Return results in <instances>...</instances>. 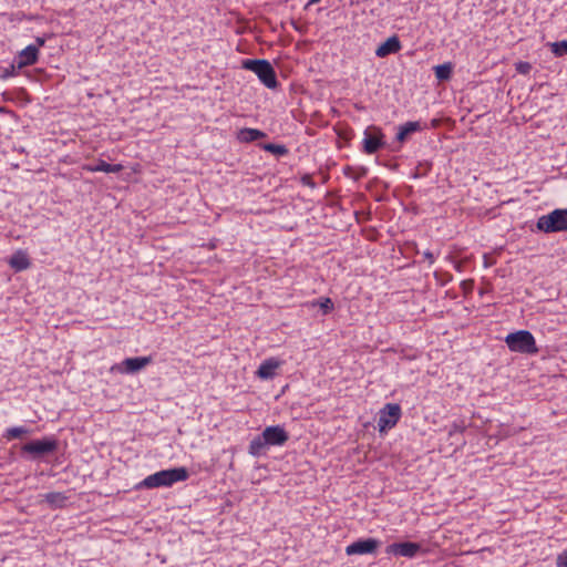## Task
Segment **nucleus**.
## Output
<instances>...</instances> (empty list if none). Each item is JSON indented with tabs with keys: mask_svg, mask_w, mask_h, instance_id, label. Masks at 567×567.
<instances>
[{
	"mask_svg": "<svg viewBox=\"0 0 567 567\" xmlns=\"http://www.w3.org/2000/svg\"><path fill=\"white\" fill-rule=\"evenodd\" d=\"M29 430L24 426H14L6 430L3 437L8 441L16 440L22 437L24 434H28Z\"/></svg>",
	"mask_w": 567,
	"mask_h": 567,
	"instance_id": "nucleus-23",
	"label": "nucleus"
},
{
	"mask_svg": "<svg viewBox=\"0 0 567 567\" xmlns=\"http://www.w3.org/2000/svg\"><path fill=\"white\" fill-rule=\"evenodd\" d=\"M266 137V134L257 128H241L238 132L237 138L241 143H250Z\"/></svg>",
	"mask_w": 567,
	"mask_h": 567,
	"instance_id": "nucleus-18",
	"label": "nucleus"
},
{
	"mask_svg": "<svg viewBox=\"0 0 567 567\" xmlns=\"http://www.w3.org/2000/svg\"><path fill=\"white\" fill-rule=\"evenodd\" d=\"M422 130V125L419 121H410L404 123L399 127V132L396 134V140L401 143H403L409 135H411L414 132H419Z\"/></svg>",
	"mask_w": 567,
	"mask_h": 567,
	"instance_id": "nucleus-17",
	"label": "nucleus"
},
{
	"mask_svg": "<svg viewBox=\"0 0 567 567\" xmlns=\"http://www.w3.org/2000/svg\"><path fill=\"white\" fill-rule=\"evenodd\" d=\"M505 342L513 352L536 354L539 351L534 336L528 330H519L507 334Z\"/></svg>",
	"mask_w": 567,
	"mask_h": 567,
	"instance_id": "nucleus-3",
	"label": "nucleus"
},
{
	"mask_svg": "<svg viewBox=\"0 0 567 567\" xmlns=\"http://www.w3.org/2000/svg\"><path fill=\"white\" fill-rule=\"evenodd\" d=\"M556 566L557 567H567V548L557 555Z\"/></svg>",
	"mask_w": 567,
	"mask_h": 567,
	"instance_id": "nucleus-31",
	"label": "nucleus"
},
{
	"mask_svg": "<svg viewBox=\"0 0 567 567\" xmlns=\"http://www.w3.org/2000/svg\"><path fill=\"white\" fill-rule=\"evenodd\" d=\"M241 68L252 71L260 82L268 89H277L279 85L276 71L271 63L267 60L245 59L241 61Z\"/></svg>",
	"mask_w": 567,
	"mask_h": 567,
	"instance_id": "nucleus-2",
	"label": "nucleus"
},
{
	"mask_svg": "<svg viewBox=\"0 0 567 567\" xmlns=\"http://www.w3.org/2000/svg\"><path fill=\"white\" fill-rule=\"evenodd\" d=\"M18 66H17V63L13 61L12 64L6 69H3L1 75H0V79L6 81L8 80L9 78H12V76H16L17 75V71H18Z\"/></svg>",
	"mask_w": 567,
	"mask_h": 567,
	"instance_id": "nucleus-27",
	"label": "nucleus"
},
{
	"mask_svg": "<svg viewBox=\"0 0 567 567\" xmlns=\"http://www.w3.org/2000/svg\"><path fill=\"white\" fill-rule=\"evenodd\" d=\"M281 365V361L276 358H268L261 362L256 375L262 380L272 379L276 374V370Z\"/></svg>",
	"mask_w": 567,
	"mask_h": 567,
	"instance_id": "nucleus-14",
	"label": "nucleus"
},
{
	"mask_svg": "<svg viewBox=\"0 0 567 567\" xmlns=\"http://www.w3.org/2000/svg\"><path fill=\"white\" fill-rule=\"evenodd\" d=\"M401 41L398 35H392L388 38L382 44L378 47L375 50V55L378 58H385L390 54H395L401 50Z\"/></svg>",
	"mask_w": 567,
	"mask_h": 567,
	"instance_id": "nucleus-13",
	"label": "nucleus"
},
{
	"mask_svg": "<svg viewBox=\"0 0 567 567\" xmlns=\"http://www.w3.org/2000/svg\"><path fill=\"white\" fill-rule=\"evenodd\" d=\"M39 60V50L38 47L30 44L24 48L22 51L18 53V55L13 59L17 63L18 69H23L25 66L33 65Z\"/></svg>",
	"mask_w": 567,
	"mask_h": 567,
	"instance_id": "nucleus-12",
	"label": "nucleus"
},
{
	"mask_svg": "<svg viewBox=\"0 0 567 567\" xmlns=\"http://www.w3.org/2000/svg\"><path fill=\"white\" fill-rule=\"evenodd\" d=\"M453 66L451 63H444L434 68V73L437 80L447 81L452 75Z\"/></svg>",
	"mask_w": 567,
	"mask_h": 567,
	"instance_id": "nucleus-21",
	"label": "nucleus"
},
{
	"mask_svg": "<svg viewBox=\"0 0 567 567\" xmlns=\"http://www.w3.org/2000/svg\"><path fill=\"white\" fill-rule=\"evenodd\" d=\"M152 357H134L124 359L118 365V371L126 374H134L152 363Z\"/></svg>",
	"mask_w": 567,
	"mask_h": 567,
	"instance_id": "nucleus-11",
	"label": "nucleus"
},
{
	"mask_svg": "<svg viewBox=\"0 0 567 567\" xmlns=\"http://www.w3.org/2000/svg\"><path fill=\"white\" fill-rule=\"evenodd\" d=\"M550 51L556 56L567 54V40L548 43Z\"/></svg>",
	"mask_w": 567,
	"mask_h": 567,
	"instance_id": "nucleus-24",
	"label": "nucleus"
},
{
	"mask_svg": "<svg viewBox=\"0 0 567 567\" xmlns=\"http://www.w3.org/2000/svg\"><path fill=\"white\" fill-rule=\"evenodd\" d=\"M300 182L303 186L316 188L317 184L315 183L311 174H303L300 177Z\"/></svg>",
	"mask_w": 567,
	"mask_h": 567,
	"instance_id": "nucleus-30",
	"label": "nucleus"
},
{
	"mask_svg": "<svg viewBox=\"0 0 567 567\" xmlns=\"http://www.w3.org/2000/svg\"><path fill=\"white\" fill-rule=\"evenodd\" d=\"M423 256L426 260H429L430 265H432L435 260L433 252L430 250L424 251Z\"/></svg>",
	"mask_w": 567,
	"mask_h": 567,
	"instance_id": "nucleus-32",
	"label": "nucleus"
},
{
	"mask_svg": "<svg viewBox=\"0 0 567 567\" xmlns=\"http://www.w3.org/2000/svg\"><path fill=\"white\" fill-rule=\"evenodd\" d=\"M264 150L277 156H285L289 153L288 148L285 145L274 143L265 144Z\"/></svg>",
	"mask_w": 567,
	"mask_h": 567,
	"instance_id": "nucleus-25",
	"label": "nucleus"
},
{
	"mask_svg": "<svg viewBox=\"0 0 567 567\" xmlns=\"http://www.w3.org/2000/svg\"><path fill=\"white\" fill-rule=\"evenodd\" d=\"M421 546L417 543L403 542L393 543L385 548V553L389 555L401 556L413 558L420 551Z\"/></svg>",
	"mask_w": 567,
	"mask_h": 567,
	"instance_id": "nucleus-10",
	"label": "nucleus"
},
{
	"mask_svg": "<svg viewBox=\"0 0 567 567\" xmlns=\"http://www.w3.org/2000/svg\"><path fill=\"white\" fill-rule=\"evenodd\" d=\"M268 446L269 445L262 440V434H260L250 441L248 451L252 456H260L266 454Z\"/></svg>",
	"mask_w": 567,
	"mask_h": 567,
	"instance_id": "nucleus-19",
	"label": "nucleus"
},
{
	"mask_svg": "<svg viewBox=\"0 0 567 567\" xmlns=\"http://www.w3.org/2000/svg\"><path fill=\"white\" fill-rule=\"evenodd\" d=\"M515 70L519 74L527 75L532 70V64L526 61H519L515 64Z\"/></svg>",
	"mask_w": 567,
	"mask_h": 567,
	"instance_id": "nucleus-28",
	"label": "nucleus"
},
{
	"mask_svg": "<svg viewBox=\"0 0 567 567\" xmlns=\"http://www.w3.org/2000/svg\"><path fill=\"white\" fill-rule=\"evenodd\" d=\"M321 0H309L308 3L306 4V8H308L309 6H312V4H316L318 2H320Z\"/></svg>",
	"mask_w": 567,
	"mask_h": 567,
	"instance_id": "nucleus-34",
	"label": "nucleus"
},
{
	"mask_svg": "<svg viewBox=\"0 0 567 567\" xmlns=\"http://www.w3.org/2000/svg\"><path fill=\"white\" fill-rule=\"evenodd\" d=\"M261 434L269 446H282L289 440L288 432L280 425L267 426Z\"/></svg>",
	"mask_w": 567,
	"mask_h": 567,
	"instance_id": "nucleus-9",
	"label": "nucleus"
},
{
	"mask_svg": "<svg viewBox=\"0 0 567 567\" xmlns=\"http://www.w3.org/2000/svg\"><path fill=\"white\" fill-rule=\"evenodd\" d=\"M45 44V38L44 37H37L35 38V47H38V50Z\"/></svg>",
	"mask_w": 567,
	"mask_h": 567,
	"instance_id": "nucleus-33",
	"label": "nucleus"
},
{
	"mask_svg": "<svg viewBox=\"0 0 567 567\" xmlns=\"http://www.w3.org/2000/svg\"><path fill=\"white\" fill-rule=\"evenodd\" d=\"M363 152L372 155L385 145L382 130L375 125H370L364 131Z\"/></svg>",
	"mask_w": 567,
	"mask_h": 567,
	"instance_id": "nucleus-7",
	"label": "nucleus"
},
{
	"mask_svg": "<svg viewBox=\"0 0 567 567\" xmlns=\"http://www.w3.org/2000/svg\"><path fill=\"white\" fill-rule=\"evenodd\" d=\"M536 227L546 234L567 231V208H557L547 215L540 216L537 219Z\"/></svg>",
	"mask_w": 567,
	"mask_h": 567,
	"instance_id": "nucleus-4",
	"label": "nucleus"
},
{
	"mask_svg": "<svg viewBox=\"0 0 567 567\" xmlns=\"http://www.w3.org/2000/svg\"><path fill=\"white\" fill-rule=\"evenodd\" d=\"M44 501L54 508H61L65 506L68 496L61 492H50L44 495Z\"/></svg>",
	"mask_w": 567,
	"mask_h": 567,
	"instance_id": "nucleus-20",
	"label": "nucleus"
},
{
	"mask_svg": "<svg viewBox=\"0 0 567 567\" xmlns=\"http://www.w3.org/2000/svg\"><path fill=\"white\" fill-rule=\"evenodd\" d=\"M188 477L189 473L185 467L162 470L145 477L137 485V488L169 487L177 482L186 481Z\"/></svg>",
	"mask_w": 567,
	"mask_h": 567,
	"instance_id": "nucleus-1",
	"label": "nucleus"
},
{
	"mask_svg": "<svg viewBox=\"0 0 567 567\" xmlns=\"http://www.w3.org/2000/svg\"><path fill=\"white\" fill-rule=\"evenodd\" d=\"M402 415L401 406L396 403H386L379 412L378 430L380 433H385L388 430L394 427L400 421Z\"/></svg>",
	"mask_w": 567,
	"mask_h": 567,
	"instance_id": "nucleus-5",
	"label": "nucleus"
},
{
	"mask_svg": "<svg viewBox=\"0 0 567 567\" xmlns=\"http://www.w3.org/2000/svg\"><path fill=\"white\" fill-rule=\"evenodd\" d=\"M379 546L380 540L375 538H361L348 545L346 547V554L348 556L374 554Z\"/></svg>",
	"mask_w": 567,
	"mask_h": 567,
	"instance_id": "nucleus-8",
	"label": "nucleus"
},
{
	"mask_svg": "<svg viewBox=\"0 0 567 567\" xmlns=\"http://www.w3.org/2000/svg\"><path fill=\"white\" fill-rule=\"evenodd\" d=\"M83 169L86 172H104V173H118L123 169L121 164H109L103 159H99L96 164H85Z\"/></svg>",
	"mask_w": 567,
	"mask_h": 567,
	"instance_id": "nucleus-16",
	"label": "nucleus"
},
{
	"mask_svg": "<svg viewBox=\"0 0 567 567\" xmlns=\"http://www.w3.org/2000/svg\"><path fill=\"white\" fill-rule=\"evenodd\" d=\"M58 450V441L53 437L33 440L22 446V452L31 454L33 457H41L54 453Z\"/></svg>",
	"mask_w": 567,
	"mask_h": 567,
	"instance_id": "nucleus-6",
	"label": "nucleus"
},
{
	"mask_svg": "<svg viewBox=\"0 0 567 567\" xmlns=\"http://www.w3.org/2000/svg\"><path fill=\"white\" fill-rule=\"evenodd\" d=\"M313 305L315 306L318 305L320 307V309L322 310L323 315L330 313L334 308L333 302L330 298H321L319 301H317Z\"/></svg>",
	"mask_w": 567,
	"mask_h": 567,
	"instance_id": "nucleus-26",
	"label": "nucleus"
},
{
	"mask_svg": "<svg viewBox=\"0 0 567 567\" xmlns=\"http://www.w3.org/2000/svg\"><path fill=\"white\" fill-rule=\"evenodd\" d=\"M367 172H368V169L365 167L354 168L350 165H347L343 167L344 176L352 178L354 181H359L362 177H364L367 175Z\"/></svg>",
	"mask_w": 567,
	"mask_h": 567,
	"instance_id": "nucleus-22",
	"label": "nucleus"
},
{
	"mask_svg": "<svg viewBox=\"0 0 567 567\" xmlns=\"http://www.w3.org/2000/svg\"><path fill=\"white\" fill-rule=\"evenodd\" d=\"M465 430V426L462 424V423H453L451 426H450V430H449V436L452 437L454 436L455 434H462Z\"/></svg>",
	"mask_w": 567,
	"mask_h": 567,
	"instance_id": "nucleus-29",
	"label": "nucleus"
},
{
	"mask_svg": "<svg viewBox=\"0 0 567 567\" xmlns=\"http://www.w3.org/2000/svg\"><path fill=\"white\" fill-rule=\"evenodd\" d=\"M9 266L17 272L23 271L31 266L27 251L19 249L9 259Z\"/></svg>",
	"mask_w": 567,
	"mask_h": 567,
	"instance_id": "nucleus-15",
	"label": "nucleus"
}]
</instances>
